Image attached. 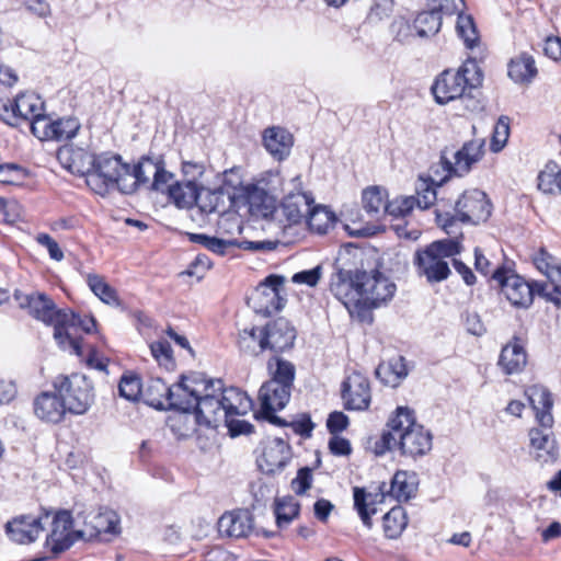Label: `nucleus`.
Here are the masks:
<instances>
[{"mask_svg":"<svg viewBox=\"0 0 561 561\" xmlns=\"http://www.w3.org/2000/svg\"><path fill=\"white\" fill-rule=\"evenodd\" d=\"M313 203L314 199L310 193L294 192L284 197L280 210L289 225H296L307 218Z\"/></svg>","mask_w":561,"mask_h":561,"instance_id":"28","label":"nucleus"},{"mask_svg":"<svg viewBox=\"0 0 561 561\" xmlns=\"http://www.w3.org/2000/svg\"><path fill=\"white\" fill-rule=\"evenodd\" d=\"M442 26V15L437 10L420 13L414 20L416 35L426 38L438 33Z\"/></svg>","mask_w":561,"mask_h":561,"instance_id":"44","label":"nucleus"},{"mask_svg":"<svg viewBox=\"0 0 561 561\" xmlns=\"http://www.w3.org/2000/svg\"><path fill=\"white\" fill-rule=\"evenodd\" d=\"M461 251L462 244L457 237L437 240L417 249L413 255L416 275L431 285L446 280L451 274L448 260Z\"/></svg>","mask_w":561,"mask_h":561,"instance_id":"2","label":"nucleus"},{"mask_svg":"<svg viewBox=\"0 0 561 561\" xmlns=\"http://www.w3.org/2000/svg\"><path fill=\"white\" fill-rule=\"evenodd\" d=\"M11 539L19 543L35 541L44 530L43 517L19 516L5 525Z\"/></svg>","mask_w":561,"mask_h":561,"instance_id":"27","label":"nucleus"},{"mask_svg":"<svg viewBox=\"0 0 561 561\" xmlns=\"http://www.w3.org/2000/svg\"><path fill=\"white\" fill-rule=\"evenodd\" d=\"M55 128L50 135L53 140L66 141L73 138L80 129V123L75 117L59 118L55 121Z\"/></svg>","mask_w":561,"mask_h":561,"instance_id":"54","label":"nucleus"},{"mask_svg":"<svg viewBox=\"0 0 561 561\" xmlns=\"http://www.w3.org/2000/svg\"><path fill=\"white\" fill-rule=\"evenodd\" d=\"M35 415L44 422L59 423L68 412L65 401L55 392L44 391L33 402Z\"/></svg>","mask_w":561,"mask_h":561,"instance_id":"25","label":"nucleus"},{"mask_svg":"<svg viewBox=\"0 0 561 561\" xmlns=\"http://www.w3.org/2000/svg\"><path fill=\"white\" fill-rule=\"evenodd\" d=\"M261 332L260 352L271 350L275 353H280L290 348L296 339L295 329L284 318L267 323Z\"/></svg>","mask_w":561,"mask_h":561,"instance_id":"19","label":"nucleus"},{"mask_svg":"<svg viewBox=\"0 0 561 561\" xmlns=\"http://www.w3.org/2000/svg\"><path fill=\"white\" fill-rule=\"evenodd\" d=\"M526 364V351L519 343H517V339L502 348L499 358V366L506 375H514L523 371Z\"/></svg>","mask_w":561,"mask_h":561,"instance_id":"34","label":"nucleus"},{"mask_svg":"<svg viewBox=\"0 0 561 561\" xmlns=\"http://www.w3.org/2000/svg\"><path fill=\"white\" fill-rule=\"evenodd\" d=\"M43 111L44 102L34 93H21L12 102H0V118L13 127L31 122Z\"/></svg>","mask_w":561,"mask_h":561,"instance_id":"15","label":"nucleus"},{"mask_svg":"<svg viewBox=\"0 0 561 561\" xmlns=\"http://www.w3.org/2000/svg\"><path fill=\"white\" fill-rule=\"evenodd\" d=\"M440 179L436 180L433 176H430L428 180L421 179L420 184L417 186V197L414 198L415 204L421 209H427L432 205H434L437 194L435 186H442Z\"/></svg>","mask_w":561,"mask_h":561,"instance_id":"48","label":"nucleus"},{"mask_svg":"<svg viewBox=\"0 0 561 561\" xmlns=\"http://www.w3.org/2000/svg\"><path fill=\"white\" fill-rule=\"evenodd\" d=\"M72 516L68 511L58 512L53 520L51 533L47 537V545L53 553L58 554L68 550L77 540H95V533L91 531L88 523L83 529L70 531L72 528Z\"/></svg>","mask_w":561,"mask_h":561,"instance_id":"11","label":"nucleus"},{"mask_svg":"<svg viewBox=\"0 0 561 561\" xmlns=\"http://www.w3.org/2000/svg\"><path fill=\"white\" fill-rule=\"evenodd\" d=\"M233 205L249 206L250 210L264 218L272 217L277 208V201L260 183H248L240 187L238 193L229 195Z\"/></svg>","mask_w":561,"mask_h":561,"instance_id":"17","label":"nucleus"},{"mask_svg":"<svg viewBox=\"0 0 561 561\" xmlns=\"http://www.w3.org/2000/svg\"><path fill=\"white\" fill-rule=\"evenodd\" d=\"M87 283L93 294L104 304L119 306L121 301L116 290L105 282V278L99 274H88Z\"/></svg>","mask_w":561,"mask_h":561,"instance_id":"43","label":"nucleus"},{"mask_svg":"<svg viewBox=\"0 0 561 561\" xmlns=\"http://www.w3.org/2000/svg\"><path fill=\"white\" fill-rule=\"evenodd\" d=\"M483 139H473L462 145L459 150L449 151L445 148L440 153L439 165L445 175L440 178V183H445L451 176H463L468 174L472 165L479 162L483 157Z\"/></svg>","mask_w":561,"mask_h":561,"instance_id":"8","label":"nucleus"},{"mask_svg":"<svg viewBox=\"0 0 561 561\" xmlns=\"http://www.w3.org/2000/svg\"><path fill=\"white\" fill-rule=\"evenodd\" d=\"M129 174L135 180V191L138 186L164 193L167 182H171L174 175L164 169V162L160 158L144 157L139 162L129 165Z\"/></svg>","mask_w":561,"mask_h":561,"instance_id":"12","label":"nucleus"},{"mask_svg":"<svg viewBox=\"0 0 561 561\" xmlns=\"http://www.w3.org/2000/svg\"><path fill=\"white\" fill-rule=\"evenodd\" d=\"M482 82V72L474 59H467L457 70L443 71L432 87V93L439 104H446L469 94Z\"/></svg>","mask_w":561,"mask_h":561,"instance_id":"4","label":"nucleus"},{"mask_svg":"<svg viewBox=\"0 0 561 561\" xmlns=\"http://www.w3.org/2000/svg\"><path fill=\"white\" fill-rule=\"evenodd\" d=\"M299 508V503L293 496L277 499L275 502V517L277 526H287L298 516Z\"/></svg>","mask_w":561,"mask_h":561,"instance_id":"47","label":"nucleus"},{"mask_svg":"<svg viewBox=\"0 0 561 561\" xmlns=\"http://www.w3.org/2000/svg\"><path fill=\"white\" fill-rule=\"evenodd\" d=\"M528 435L531 453L539 463H552L557 460L558 448L551 428H531Z\"/></svg>","mask_w":561,"mask_h":561,"instance_id":"26","label":"nucleus"},{"mask_svg":"<svg viewBox=\"0 0 561 561\" xmlns=\"http://www.w3.org/2000/svg\"><path fill=\"white\" fill-rule=\"evenodd\" d=\"M190 240L194 243L203 245L205 249L218 255H225L229 248L237 244L236 241L224 240L204 233H190Z\"/></svg>","mask_w":561,"mask_h":561,"instance_id":"53","label":"nucleus"},{"mask_svg":"<svg viewBox=\"0 0 561 561\" xmlns=\"http://www.w3.org/2000/svg\"><path fill=\"white\" fill-rule=\"evenodd\" d=\"M537 72L535 59L528 54L517 56L508 65V76L516 83L531 82Z\"/></svg>","mask_w":561,"mask_h":561,"instance_id":"40","label":"nucleus"},{"mask_svg":"<svg viewBox=\"0 0 561 561\" xmlns=\"http://www.w3.org/2000/svg\"><path fill=\"white\" fill-rule=\"evenodd\" d=\"M164 193L168 194L170 201L179 208H190L195 205L198 186L192 185L184 181H171L167 182Z\"/></svg>","mask_w":561,"mask_h":561,"instance_id":"37","label":"nucleus"},{"mask_svg":"<svg viewBox=\"0 0 561 561\" xmlns=\"http://www.w3.org/2000/svg\"><path fill=\"white\" fill-rule=\"evenodd\" d=\"M59 329L54 332V339L62 350H69L77 355L82 354L81 332L91 333L95 328L93 317H80L70 309H66L59 317Z\"/></svg>","mask_w":561,"mask_h":561,"instance_id":"9","label":"nucleus"},{"mask_svg":"<svg viewBox=\"0 0 561 561\" xmlns=\"http://www.w3.org/2000/svg\"><path fill=\"white\" fill-rule=\"evenodd\" d=\"M53 386L65 401L69 413L84 414L94 401L93 386L85 375L58 376Z\"/></svg>","mask_w":561,"mask_h":561,"instance_id":"6","label":"nucleus"},{"mask_svg":"<svg viewBox=\"0 0 561 561\" xmlns=\"http://www.w3.org/2000/svg\"><path fill=\"white\" fill-rule=\"evenodd\" d=\"M221 389V380L206 379L203 375L195 374L190 377L182 376L181 380L172 386L169 410H178L185 413L192 412L195 402L199 399L203 390L215 388Z\"/></svg>","mask_w":561,"mask_h":561,"instance_id":"10","label":"nucleus"},{"mask_svg":"<svg viewBox=\"0 0 561 561\" xmlns=\"http://www.w3.org/2000/svg\"><path fill=\"white\" fill-rule=\"evenodd\" d=\"M342 398L347 410H365L370 403L368 379L359 373H353L343 382Z\"/></svg>","mask_w":561,"mask_h":561,"instance_id":"22","label":"nucleus"},{"mask_svg":"<svg viewBox=\"0 0 561 561\" xmlns=\"http://www.w3.org/2000/svg\"><path fill=\"white\" fill-rule=\"evenodd\" d=\"M534 264L551 283L561 282V261L545 249L534 256Z\"/></svg>","mask_w":561,"mask_h":561,"instance_id":"42","label":"nucleus"},{"mask_svg":"<svg viewBox=\"0 0 561 561\" xmlns=\"http://www.w3.org/2000/svg\"><path fill=\"white\" fill-rule=\"evenodd\" d=\"M414 492V486L407 480L405 472H397L392 479L390 494L398 501H408Z\"/></svg>","mask_w":561,"mask_h":561,"instance_id":"58","label":"nucleus"},{"mask_svg":"<svg viewBox=\"0 0 561 561\" xmlns=\"http://www.w3.org/2000/svg\"><path fill=\"white\" fill-rule=\"evenodd\" d=\"M89 185L103 193L108 188H117L124 194L135 192V180L129 174V164L123 163L118 154L102 153L96 156L93 173L87 179Z\"/></svg>","mask_w":561,"mask_h":561,"instance_id":"5","label":"nucleus"},{"mask_svg":"<svg viewBox=\"0 0 561 561\" xmlns=\"http://www.w3.org/2000/svg\"><path fill=\"white\" fill-rule=\"evenodd\" d=\"M290 459V446L283 438L275 437L264 442L256 462L263 473L276 474L287 466Z\"/></svg>","mask_w":561,"mask_h":561,"instance_id":"18","label":"nucleus"},{"mask_svg":"<svg viewBox=\"0 0 561 561\" xmlns=\"http://www.w3.org/2000/svg\"><path fill=\"white\" fill-rule=\"evenodd\" d=\"M312 482V471L309 467L300 468L297 477L291 481V489L296 494L301 495L310 489Z\"/></svg>","mask_w":561,"mask_h":561,"instance_id":"64","label":"nucleus"},{"mask_svg":"<svg viewBox=\"0 0 561 561\" xmlns=\"http://www.w3.org/2000/svg\"><path fill=\"white\" fill-rule=\"evenodd\" d=\"M192 412L195 414L197 424L206 427H218L219 423L225 419V411L217 386L203 390Z\"/></svg>","mask_w":561,"mask_h":561,"instance_id":"21","label":"nucleus"},{"mask_svg":"<svg viewBox=\"0 0 561 561\" xmlns=\"http://www.w3.org/2000/svg\"><path fill=\"white\" fill-rule=\"evenodd\" d=\"M375 374L383 385L397 387L408 376L404 357H393L386 363L379 364Z\"/></svg>","mask_w":561,"mask_h":561,"instance_id":"38","label":"nucleus"},{"mask_svg":"<svg viewBox=\"0 0 561 561\" xmlns=\"http://www.w3.org/2000/svg\"><path fill=\"white\" fill-rule=\"evenodd\" d=\"M243 186H245V184L242 183L241 168L233 167L224 171L222 185L220 187H224L226 192L231 188L233 191L232 193H238L239 188Z\"/></svg>","mask_w":561,"mask_h":561,"instance_id":"62","label":"nucleus"},{"mask_svg":"<svg viewBox=\"0 0 561 561\" xmlns=\"http://www.w3.org/2000/svg\"><path fill=\"white\" fill-rule=\"evenodd\" d=\"M538 188L546 194L561 192V169L556 163H548L538 175Z\"/></svg>","mask_w":561,"mask_h":561,"instance_id":"45","label":"nucleus"},{"mask_svg":"<svg viewBox=\"0 0 561 561\" xmlns=\"http://www.w3.org/2000/svg\"><path fill=\"white\" fill-rule=\"evenodd\" d=\"M58 157L66 161L65 167L72 173L87 175L90 179V174L94 171L96 156L83 149L64 148L59 150Z\"/></svg>","mask_w":561,"mask_h":561,"instance_id":"31","label":"nucleus"},{"mask_svg":"<svg viewBox=\"0 0 561 561\" xmlns=\"http://www.w3.org/2000/svg\"><path fill=\"white\" fill-rule=\"evenodd\" d=\"M510 123L508 116L502 115L499 117L491 140V150L493 152H499L505 147L510 137Z\"/></svg>","mask_w":561,"mask_h":561,"instance_id":"55","label":"nucleus"},{"mask_svg":"<svg viewBox=\"0 0 561 561\" xmlns=\"http://www.w3.org/2000/svg\"><path fill=\"white\" fill-rule=\"evenodd\" d=\"M360 302L378 308L390 301L397 290L396 284L378 270L363 271L360 278Z\"/></svg>","mask_w":561,"mask_h":561,"instance_id":"13","label":"nucleus"},{"mask_svg":"<svg viewBox=\"0 0 561 561\" xmlns=\"http://www.w3.org/2000/svg\"><path fill=\"white\" fill-rule=\"evenodd\" d=\"M144 386L140 377L134 373L124 374L118 383V393L128 401H137L142 398Z\"/></svg>","mask_w":561,"mask_h":561,"instance_id":"49","label":"nucleus"},{"mask_svg":"<svg viewBox=\"0 0 561 561\" xmlns=\"http://www.w3.org/2000/svg\"><path fill=\"white\" fill-rule=\"evenodd\" d=\"M436 222L444 231L451 236L457 234V222L465 225H479L485 222L492 214V203L488 195L478 190L465 191L456 201L454 211L435 210Z\"/></svg>","mask_w":561,"mask_h":561,"instance_id":"3","label":"nucleus"},{"mask_svg":"<svg viewBox=\"0 0 561 561\" xmlns=\"http://www.w3.org/2000/svg\"><path fill=\"white\" fill-rule=\"evenodd\" d=\"M502 294L516 308L528 309L533 305L531 283L504 267H496L492 273Z\"/></svg>","mask_w":561,"mask_h":561,"instance_id":"14","label":"nucleus"},{"mask_svg":"<svg viewBox=\"0 0 561 561\" xmlns=\"http://www.w3.org/2000/svg\"><path fill=\"white\" fill-rule=\"evenodd\" d=\"M291 389L280 385L265 381L259 390L260 411L256 416L268 421L270 423L284 427L287 422L275 415L276 411L283 410L289 402Z\"/></svg>","mask_w":561,"mask_h":561,"instance_id":"16","label":"nucleus"},{"mask_svg":"<svg viewBox=\"0 0 561 561\" xmlns=\"http://www.w3.org/2000/svg\"><path fill=\"white\" fill-rule=\"evenodd\" d=\"M393 0H373L368 18L370 21H381L388 18L393 10Z\"/></svg>","mask_w":561,"mask_h":561,"instance_id":"63","label":"nucleus"},{"mask_svg":"<svg viewBox=\"0 0 561 561\" xmlns=\"http://www.w3.org/2000/svg\"><path fill=\"white\" fill-rule=\"evenodd\" d=\"M263 145L274 159L282 161L290 153L293 135L282 127H270L264 130Z\"/></svg>","mask_w":561,"mask_h":561,"instance_id":"30","label":"nucleus"},{"mask_svg":"<svg viewBox=\"0 0 561 561\" xmlns=\"http://www.w3.org/2000/svg\"><path fill=\"white\" fill-rule=\"evenodd\" d=\"M230 192H226L224 187L206 188L198 187L197 198L195 205L198 207L201 213L209 214H224L227 209L226 199H229Z\"/></svg>","mask_w":561,"mask_h":561,"instance_id":"32","label":"nucleus"},{"mask_svg":"<svg viewBox=\"0 0 561 561\" xmlns=\"http://www.w3.org/2000/svg\"><path fill=\"white\" fill-rule=\"evenodd\" d=\"M386 204L385 213L398 218L407 216L413 209L415 201L414 197H401Z\"/></svg>","mask_w":561,"mask_h":561,"instance_id":"61","label":"nucleus"},{"mask_svg":"<svg viewBox=\"0 0 561 561\" xmlns=\"http://www.w3.org/2000/svg\"><path fill=\"white\" fill-rule=\"evenodd\" d=\"M171 392L172 386H168L161 378H151L142 389V399L157 410H169Z\"/></svg>","mask_w":561,"mask_h":561,"instance_id":"35","label":"nucleus"},{"mask_svg":"<svg viewBox=\"0 0 561 561\" xmlns=\"http://www.w3.org/2000/svg\"><path fill=\"white\" fill-rule=\"evenodd\" d=\"M536 420L541 427L552 428L554 420L551 413L553 408V398L550 390L542 385H533L525 390Z\"/></svg>","mask_w":561,"mask_h":561,"instance_id":"24","label":"nucleus"},{"mask_svg":"<svg viewBox=\"0 0 561 561\" xmlns=\"http://www.w3.org/2000/svg\"><path fill=\"white\" fill-rule=\"evenodd\" d=\"M306 219L310 230L319 234L327 233L336 222L335 214L321 205H312Z\"/></svg>","mask_w":561,"mask_h":561,"instance_id":"41","label":"nucleus"},{"mask_svg":"<svg viewBox=\"0 0 561 561\" xmlns=\"http://www.w3.org/2000/svg\"><path fill=\"white\" fill-rule=\"evenodd\" d=\"M456 32L458 36L463 41V44L467 48H473L479 42L478 31L471 15H458Z\"/></svg>","mask_w":561,"mask_h":561,"instance_id":"52","label":"nucleus"},{"mask_svg":"<svg viewBox=\"0 0 561 561\" xmlns=\"http://www.w3.org/2000/svg\"><path fill=\"white\" fill-rule=\"evenodd\" d=\"M387 192L378 186H371L363 192V206L369 215L385 211L387 205Z\"/></svg>","mask_w":561,"mask_h":561,"instance_id":"51","label":"nucleus"},{"mask_svg":"<svg viewBox=\"0 0 561 561\" xmlns=\"http://www.w3.org/2000/svg\"><path fill=\"white\" fill-rule=\"evenodd\" d=\"M266 367L270 375V379L267 381L293 390L296 377V367L291 362L286 360L278 355H274L268 359Z\"/></svg>","mask_w":561,"mask_h":561,"instance_id":"36","label":"nucleus"},{"mask_svg":"<svg viewBox=\"0 0 561 561\" xmlns=\"http://www.w3.org/2000/svg\"><path fill=\"white\" fill-rule=\"evenodd\" d=\"M283 284L284 277L270 275L257 286L254 294L257 312L271 316L284 307L285 298L280 295Z\"/></svg>","mask_w":561,"mask_h":561,"instance_id":"20","label":"nucleus"},{"mask_svg":"<svg viewBox=\"0 0 561 561\" xmlns=\"http://www.w3.org/2000/svg\"><path fill=\"white\" fill-rule=\"evenodd\" d=\"M389 427L375 440L373 450L376 456L398 449L403 457L417 459L432 449V434L415 422L414 411L399 407L387 423Z\"/></svg>","mask_w":561,"mask_h":561,"instance_id":"1","label":"nucleus"},{"mask_svg":"<svg viewBox=\"0 0 561 561\" xmlns=\"http://www.w3.org/2000/svg\"><path fill=\"white\" fill-rule=\"evenodd\" d=\"M391 34L393 38L401 43L408 44L410 43L416 35L414 23L411 24L404 18L394 19L390 25Z\"/></svg>","mask_w":561,"mask_h":561,"instance_id":"57","label":"nucleus"},{"mask_svg":"<svg viewBox=\"0 0 561 561\" xmlns=\"http://www.w3.org/2000/svg\"><path fill=\"white\" fill-rule=\"evenodd\" d=\"M150 351L157 362L164 366L165 369L171 370L174 368V360L172 357V348L168 341H157L151 343Z\"/></svg>","mask_w":561,"mask_h":561,"instance_id":"60","label":"nucleus"},{"mask_svg":"<svg viewBox=\"0 0 561 561\" xmlns=\"http://www.w3.org/2000/svg\"><path fill=\"white\" fill-rule=\"evenodd\" d=\"M21 307H26L30 314L47 325L54 327V332L59 329V317L66 309H57L55 302L45 294L25 296Z\"/></svg>","mask_w":561,"mask_h":561,"instance_id":"23","label":"nucleus"},{"mask_svg":"<svg viewBox=\"0 0 561 561\" xmlns=\"http://www.w3.org/2000/svg\"><path fill=\"white\" fill-rule=\"evenodd\" d=\"M253 529V518L248 511L225 513L218 520V531L221 536L247 537Z\"/></svg>","mask_w":561,"mask_h":561,"instance_id":"29","label":"nucleus"},{"mask_svg":"<svg viewBox=\"0 0 561 561\" xmlns=\"http://www.w3.org/2000/svg\"><path fill=\"white\" fill-rule=\"evenodd\" d=\"M335 272L331 276L330 290L346 308L360 302L359 283L363 271L351 267L348 259L340 255L334 263Z\"/></svg>","mask_w":561,"mask_h":561,"instance_id":"7","label":"nucleus"},{"mask_svg":"<svg viewBox=\"0 0 561 561\" xmlns=\"http://www.w3.org/2000/svg\"><path fill=\"white\" fill-rule=\"evenodd\" d=\"M371 496L373 495L367 493L364 488L355 486L353 489L354 507L367 528H371V515L377 512V510L373 507L374 502L370 501Z\"/></svg>","mask_w":561,"mask_h":561,"instance_id":"46","label":"nucleus"},{"mask_svg":"<svg viewBox=\"0 0 561 561\" xmlns=\"http://www.w3.org/2000/svg\"><path fill=\"white\" fill-rule=\"evenodd\" d=\"M217 390L222 402L225 417H229V415H244L252 409V400L240 389L234 387L224 389L221 385V389L217 388Z\"/></svg>","mask_w":561,"mask_h":561,"instance_id":"33","label":"nucleus"},{"mask_svg":"<svg viewBox=\"0 0 561 561\" xmlns=\"http://www.w3.org/2000/svg\"><path fill=\"white\" fill-rule=\"evenodd\" d=\"M407 517L402 507H393L383 516V531L390 539L397 538L407 526Z\"/></svg>","mask_w":561,"mask_h":561,"instance_id":"50","label":"nucleus"},{"mask_svg":"<svg viewBox=\"0 0 561 561\" xmlns=\"http://www.w3.org/2000/svg\"><path fill=\"white\" fill-rule=\"evenodd\" d=\"M262 332L257 333L255 328L244 329L239 333L238 345L241 352L257 355L260 352V339Z\"/></svg>","mask_w":561,"mask_h":561,"instance_id":"56","label":"nucleus"},{"mask_svg":"<svg viewBox=\"0 0 561 561\" xmlns=\"http://www.w3.org/2000/svg\"><path fill=\"white\" fill-rule=\"evenodd\" d=\"M88 524L91 531L95 533V540L101 539L102 535L117 536L121 533L119 517L111 510H105L93 515Z\"/></svg>","mask_w":561,"mask_h":561,"instance_id":"39","label":"nucleus"},{"mask_svg":"<svg viewBox=\"0 0 561 561\" xmlns=\"http://www.w3.org/2000/svg\"><path fill=\"white\" fill-rule=\"evenodd\" d=\"M54 125L55 121L44 115L43 112L30 122L32 134L41 140H53V135L50 134L55 128Z\"/></svg>","mask_w":561,"mask_h":561,"instance_id":"59","label":"nucleus"}]
</instances>
